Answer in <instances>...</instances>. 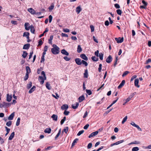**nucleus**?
<instances>
[{"label": "nucleus", "mask_w": 151, "mask_h": 151, "mask_svg": "<svg viewBox=\"0 0 151 151\" xmlns=\"http://www.w3.org/2000/svg\"><path fill=\"white\" fill-rule=\"evenodd\" d=\"M52 47L53 48L51 50L52 52L54 55L58 54L59 52V48L55 44H53Z\"/></svg>", "instance_id": "1"}, {"label": "nucleus", "mask_w": 151, "mask_h": 151, "mask_svg": "<svg viewBox=\"0 0 151 151\" xmlns=\"http://www.w3.org/2000/svg\"><path fill=\"white\" fill-rule=\"evenodd\" d=\"M41 74L43 76L44 78L42 76H39V80L40 81V83L42 84L44 83V80L46 79V77L45 75V73L44 71L42 72Z\"/></svg>", "instance_id": "2"}, {"label": "nucleus", "mask_w": 151, "mask_h": 151, "mask_svg": "<svg viewBox=\"0 0 151 151\" xmlns=\"http://www.w3.org/2000/svg\"><path fill=\"white\" fill-rule=\"evenodd\" d=\"M10 105V104L5 102L0 103V108H2L3 107L6 108L9 106Z\"/></svg>", "instance_id": "3"}, {"label": "nucleus", "mask_w": 151, "mask_h": 151, "mask_svg": "<svg viewBox=\"0 0 151 151\" xmlns=\"http://www.w3.org/2000/svg\"><path fill=\"white\" fill-rule=\"evenodd\" d=\"M130 124L133 126L136 127L139 131H142V129L139 127L138 125L136 124L134 122H132Z\"/></svg>", "instance_id": "4"}, {"label": "nucleus", "mask_w": 151, "mask_h": 151, "mask_svg": "<svg viewBox=\"0 0 151 151\" xmlns=\"http://www.w3.org/2000/svg\"><path fill=\"white\" fill-rule=\"evenodd\" d=\"M76 63L78 65H80L82 64V60L79 58H76L75 60Z\"/></svg>", "instance_id": "5"}, {"label": "nucleus", "mask_w": 151, "mask_h": 151, "mask_svg": "<svg viewBox=\"0 0 151 151\" xmlns=\"http://www.w3.org/2000/svg\"><path fill=\"white\" fill-rule=\"evenodd\" d=\"M115 40L117 43H121L123 41L124 39L123 37H119V38H116Z\"/></svg>", "instance_id": "6"}, {"label": "nucleus", "mask_w": 151, "mask_h": 151, "mask_svg": "<svg viewBox=\"0 0 151 151\" xmlns=\"http://www.w3.org/2000/svg\"><path fill=\"white\" fill-rule=\"evenodd\" d=\"M28 11L32 14H36L35 11L32 8H30L27 9Z\"/></svg>", "instance_id": "7"}, {"label": "nucleus", "mask_w": 151, "mask_h": 151, "mask_svg": "<svg viewBox=\"0 0 151 151\" xmlns=\"http://www.w3.org/2000/svg\"><path fill=\"white\" fill-rule=\"evenodd\" d=\"M98 133V131H95V132L92 133L90 135L88 136L89 138L94 137Z\"/></svg>", "instance_id": "8"}, {"label": "nucleus", "mask_w": 151, "mask_h": 151, "mask_svg": "<svg viewBox=\"0 0 151 151\" xmlns=\"http://www.w3.org/2000/svg\"><path fill=\"white\" fill-rule=\"evenodd\" d=\"M30 26L29 23L26 22L24 24L25 28L27 30H29L30 29Z\"/></svg>", "instance_id": "9"}, {"label": "nucleus", "mask_w": 151, "mask_h": 151, "mask_svg": "<svg viewBox=\"0 0 151 151\" xmlns=\"http://www.w3.org/2000/svg\"><path fill=\"white\" fill-rule=\"evenodd\" d=\"M112 60V58L110 55H109L107 58L106 61L108 63H109L111 62Z\"/></svg>", "instance_id": "10"}, {"label": "nucleus", "mask_w": 151, "mask_h": 151, "mask_svg": "<svg viewBox=\"0 0 151 151\" xmlns=\"http://www.w3.org/2000/svg\"><path fill=\"white\" fill-rule=\"evenodd\" d=\"M68 108V105L66 104L63 105L61 107V109L63 110H67Z\"/></svg>", "instance_id": "11"}, {"label": "nucleus", "mask_w": 151, "mask_h": 151, "mask_svg": "<svg viewBox=\"0 0 151 151\" xmlns=\"http://www.w3.org/2000/svg\"><path fill=\"white\" fill-rule=\"evenodd\" d=\"M80 57L82 59H83L87 61L88 60V58L86 55L84 54H82L81 55Z\"/></svg>", "instance_id": "12"}, {"label": "nucleus", "mask_w": 151, "mask_h": 151, "mask_svg": "<svg viewBox=\"0 0 151 151\" xmlns=\"http://www.w3.org/2000/svg\"><path fill=\"white\" fill-rule=\"evenodd\" d=\"M139 79L138 78L134 80V85L135 86L139 88L140 87L139 85H138L139 83Z\"/></svg>", "instance_id": "13"}, {"label": "nucleus", "mask_w": 151, "mask_h": 151, "mask_svg": "<svg viewBox=\"0 0 151 151\" xmlns=\"http://www.w3.org/2000/svg\"><path fill=\"white\" fill-rule=\"evenodd\" d=\"M29 33L28 32H25L24 33L23 37H26L27 39L29 40Z\"/></svg>", "instance_id": "14"}, {"label": "nucleus", "mask_w": 151, "mask_h": 151, "mask_svg": "<svg viewBox=\"0 0 151 151\" xmlns=\"http://www.w3.org/2000/svg\"><path fill=\"white\" fill-rule=\"evenodd\" d=\"M30 31L32 33L34 34L35 32V29L34 27L32 25H31L30 26Z\"/></svg>", "instance_id": "15"}, {"label": "nucleus", "mask_w": 151, "mask_h": 151, "mask_svg": "<svg viewBox=\"0 0 151 151\" xmlns=\"http://www.w3.org/2000/svg\"><path fill=\"white\" fill-rule=\"evenodd\" d=\"M12 95L9 96L8 94H7L6 100L8 102H10L12 100Z\"/></svg>", "instance_id": "16"}, {"label": "nucleus", "mask_w": 151, "mask_h": 151, "mask_svg": "<svg viewBox=\"0 0 151 151\" xmlns=\"http://www.w3.org/2000/svg\"><path fill=\"white\" fill-rule=\"evenodd\" d=\"M14 112H13L11 114L9 115L8 117V119L9 120H12L13 119L14 116Z\"/></svg>", "instance_id": "17"}, {"label": "nucleus", "mask_w": 151, "mask_h": 151, "mask_svg": "<svg viewBox=\"0 0 151 151\" xmlns=\"http://www.w3.org/2000/svg\"><path fill=\"white\" fill-rule=\"evenodd\" d=\"M51 131V129L50 128H47L45 129V130L44 131V132L45 133L50 134V133Z\"/></svg>", "instance_id": "18"}, {"label": "nucleus", "mask_w": 151, "mask_h": 151, "mask_svg": "<svg viewBox=\"0 0 151 151\" xmlns=\"http://www.w3.org/2000/svg\"><path fill=\"white\" fill-rule=\"evenodd\" d=\"M125 81L124 80H123L119 85L118 86V88L119 89L122 88L125 83Z\"/></svg>", "instance_id": "19"}, {"label": "nucleus", "mask_w": 151, "mask_h": 151, "mask_svg": "<svg viewBox=\"0 0 151 151\" xmlns=\"http://www.w3.org/2000/svg\"><path fill=\"white\" fill-rule=\"evenodd\" d=\"M58 116L56 114H53L51 116V118L55 121H57L58 120Z\"/></svg>", "instance_id": "20"}, {"label": "nucleus", "mask_w": 151, "mask_h": 151, "mask_svg": "<svg viewBox=\"0 0 151 151\" xmlns=\"http://www.w3.org/2000/svg\"><path fill=\"white\" fill-rule=\"evenodd\" d=\"M61 53L67 56L69 55V53L65 49L62 50Z\"/></svg>", "instance_id": "21"}, {"label": "nucleus", "mask_w": 151, "mask_h": 151, "mask_svg": "<svg viewBox=\"0 0 151 151\" xmlns=\"http://www.w3.org/2000/svg\"><path fill=\"white\" fill-rule=\"evenodd\" d=\"M81 11V9L80 6H78L76 8V12L77 14H79Z\"/></svg>", "instance_id": "22"}, {"label": "nucleus", "mask_w": 151, "mask_h": 151, "mask_svg": "<svg viewBox=\"0 0 151 151\" xmlns=\"http://www.w3.org/2000/svg\"><path fill=\"white\" fill-rule=\"evenodd\" d=\"M36 88V87L35 86H33L30 89L29 91V93H31L33 91H34Z\"/></svg>", "instance_id": "23"}, {"label": "nucleus", "mask_w": 151, "mask_h": 151, "mask_svg": "<svg viewBox=\"0 0 151 151\" xmlns=\"http://www.w3.org/2000/svg\"><path fill=\"white\" fill-rule=\"evenodd\" d=\"M14 134L15 133L14 132H12L9 138V140H12L14 137Z\"/></svg>", "instance_id": "24"}, {"label": "nucleus", "mask_w": 151, "mask_h": 151, "mask_svg": "<svg viewBox=\"0 0 151 151\" xmlns=\"http://www.w3.org/2000/svg\"><path fill=\"white\" fill-rule=\"evenodd\" d=\"M30 47V44H27L24 45L23 49H28Z\"/></svg>", "instance_id": "25"}, {"label": "nucleus", "mask_w": 151, "mask_h": 151, "mask_svg": "<svg viewBox=\"0 0 151 151\" xmlns=\"http://www.w3.org/2000/svg\"><path fill=\"white\" fill-rule=\"evenodd\" d=\"M88 70L86 69L85 70V72L84 73V77L85 78H87L88 77Z\"/></svg>", "instance_id": "26"}, {"label": "nucleus", "mask_w": 151, "mask_h": 151, "mask_svg": "<svg viewBox=\"0 0 151 151\" xmlns=\"http://www.w3.org/2000/svg\"><path fill=\"white\" fill-rule=\"evenodd\" d=\"M85 99V97L83 95H82L80 97H79L78 98L79 99V102H81L83 101Z\"/></svg>", "instance_id": "27"}, {"label": "nucleus", "mask_w": 151, "mask_h": 151, "mask_svg": "<svg viewBox=\"0 0 151 151\" xmlns=\"http://www.w3.org/2000/svg\"><path fill=\"white\" fill-rule=\"evenodd\" d=\"M82 51V49L80 45H79L78 46L77 48V52L78 53H80Z\"/></svg>", "instance_id": "28"}, {"label": "nucleus", "mask_w": 151, "mask_h": 151, "mask_svg": "<svg viewBox=\"0 0 151 151\" xmlns=\"http://www.w3.org/2000/svg\"><path fill=\"white\" fill-rule=\"evenodd\" d=\"M46 87L49 90H50L51 89V87L50 86V85L48 82L46 83Z\"/></svg>", "instance_id": "29"}, {"label": "nucleus", "mask_w": 151, "mask_h": 151, "mask_svg": "<svg viewBox=\"0 0 151 151\" xmlns=\"http://www.w3.org/2000/svg\"><path fill=\"white\" fill-rule=\"evenodd\" d=\"M26 73L29 74V73L31 72L30 69L29 67V66H27L26 67Z\"/></svg>", "instance_id": "30"}, {"label": "nucleus", "mask_w": 151, "mask_h": 151, "mask_svg": "<svg viewBox=\"0 0 151 151\" xmlns=\"http://www.w3.org/2000/svg\"><path fill=\"white\" fill-rule=\"evenodd\" d=\"M78 140V139L76 138L74 140V141L72 143L71 147H73L75 145L77 142V141Z\"/></svg>", "instance_id": "31"}, {"label": "nucleus", "mask_w": 151, "mask_h": 151, "mask_svg": "<svg viewBox=\"0 0 151 151\" xmlns=\"http://www.w3.org/2000/svg\"><path fill=\"white\" fill-rule=\"evenodd\" d=\"M79 105V104L76 103V105H72V107L73 109H76L77 108Z\"/></svg>", "instance_id": "32"}, {"label": "nucleus", "mask_w": 151, "mask_h": 151, "mask_svg": "<svg viewBox=\"0 0 151 151\" xmlns=\"http://www.w3.org/2000/svg\"><path fill=\"white\" fill-rule=\"evenodd\" d=\"M53 36L51 35L50 38V39L49 40L48 42L49 44L52 45V40L53 39Z\"/></svg>", "instance_id": "33"}, {"label": "nucleus", "mask_w": 151, "mask_h": 151, "mask_svg": "<svg viewBox=\"0 0 151 151\" xmlns=\"http://www.w3.org/2000/svg\"><path fill=\"white\" fill-rule=\"evenodd\" d=\"M61 129H60L59 130V132L55 136V139H56L60 135V134L61 133Z\"/></svg>", "instance_id": "34"}, {"label": "nucleus", "mask_w": 151, "mask_h": 151, "mask_svg": "<svg viewBox=\"0 0 151 151\" xmlns=\"http://www.w3.org/2000/svg\"><path fill=\"white\" fill-rule=\"evenodd\" d=\"M27 54V53L26 52L24 51L23 52V53L22 55V56L24 58H25L26 57Z\"/></svg>", "instance_id": "35"}, {"label": "nucleus", "mask_w": 151, "mask_h": 151, "mask_svg": "<svg viewBox=\"0 0 151 151\" xmlns=\"http://www.w3.org/2000/svg\"><path fill=\"white\" fill-rule=\"evenodd\" d=\"M54 4L51 5L50 7H49L48 9L50 12H51L54 8Z\"/></svg>", "instance_id": "36"}, {"label": "nucleus", "mask_w": 151, "mask_h": 151, "mask_svg": "<svg viewBox=\"0 0 151 151\" xmlns=\"http://www.w3.org/2000/svg\"><path fill=\"white\" fill-rule=\"evenodd\" d=\"M140 144V142L139 141H135L134 142H132L129 144V145H131V144Z\"/></svg>", "instance_id": "37"}, {"label": "nucleus", "mask_w": 151, "mask_h": 151, "mask_svg": "<svg viewBox=\"0 0 151 151\" xmlns=\"http://www.w3.org/2000/svg\"><path fill=\"white\" fill-rule=\"evenodd\" d=\"M68 128L67 127H65L64 129L62 131V132H63L64 131L66 133H67L68 132Z\"/></svg>", "instance_id": "38"}, {"label": "nucleus", "mask_w": 151, "mask_h": 151, "mask_svg": "<svg viewBox=\"0 0 151 151\" xmlns=\"http://www.w3.org/2000/svg\"><path fill=\"white\" fill-rule=\"evenodd\" d=\"M92 60L94 61H97L98 60V58L95 56H93L91 57Z\"/></svg>", "instance_id": "39"}, {"label": "nucleus", "mask_w": 151, "mask_h": 151, "mask_svg": "<svg viewBox=\"0 0 151 151\" xmlns=\"http://www.w3.org/2000/svg\"><path fill=\"white\" fill-rule=\"evenodd\" d=\"M20 120V118L19 117H18L17 119V121L16 123V125L17 126H18L19 125Z\"/></svg>", "instance_id": "40"}, {"label": "nucleus", "mask_w": 151, "mask_h": 151, "mask_svg": "<svg viewBox=\"0 0 151 151\" xmlns=\"http://www.w3.org/2000/svg\"><path fill=\"white\" fill-rule=\"evenodd\" d=\"M127 116H126L123 119L122 121V124H124V122L127 121Z\"/></svg>", "instance_id": "41"}, {"label": "nucleus", "mask_w": 151, "mask_h": 151, "mask_svg": "<svg viewBox=\"0 0 151 151\" xmlns=\"http://www.w3.org/2000/svg\"><path fill=\"white\" fill-rule=\"evenodd\" d=\"M100 59L102 60L103 59V55L102 53H100L99 54V55Z\"/></svg>", "instance_id": "42"}, {"label": "nucleus", "mask_w": 151, "mask_h": 151, "mask_svg": "<svg viewBox=\"0 0 151 151\" xmlns=\"http://www.w3.org/2000/svg\"><path fill=\"white\" fill-rule=\"evenodd\" d=\"M32 86V82H30L29 84L27 85V88L28 89L30 88Z\"/></svg>", "instance_id": "43"}, {"label": "nucleus", "mask_w": 151, "mask_h": 151, "mask_svg": "<svg viewBox=\"0 0 151 151\" xmlns=\"http://www.w3.org/2000/svg\"><path fill=\"white\" fill-rule=\"evenodd\" d=\"M85 65V66H86L88 65V63L85 61L84 60H82V64Z\"/></svg>", "instance_id": "44"}, {"label": "nucleus", "mask_w": 151, "mask_h": 151, "mask_svg": "<svg viewBox=\"0 0 151 151\" xmlns=\"http://www.w3.org/2000/svg\"><path fill=\"white\" fill-rule=\"evenodd\" d=\"M116 12L117 14L120 15H121L122 14V12L120 9H119L117 10H116Z\"/></svg>", "instance_id": "45"}, {"label": "nucleus", "mask_w": 151, "mask_h": 151, "mask_svg": "<svg viewBox=\"0 0 151 151\" xmlns=\"http://www.w3.org/2000/svg\"><path fill=\"white\" fill-rule=\"evenodd\" d=\"M84 132V131L83 130H82L80 131L77 134V135L78 136H80Z\"/></svg>", "instance_id": "46"}, {"label": "nucleus", "mask_w": 151, "mask_h": 151, "mask_svg": "<svg viewBox=\"0 0 151 151\" xmlns=\"http://www.w3.org/2000/svg\"><path fill=\"white\" fill-rule=\"evenodd\" d=\"M86 93L89 95H91L92 94V92L91 90L86 89Z\"/></svg>", "instance_id": "47"}, {"label": "nucleus", "mask_w": 151, "mask_h": 151, "mask_svg": "<svg viewBox=\"0 0 151 151\" xmlns=\"http://www.w3.org/2000/svg\"><path fill=\"white\" fill-rule=\"evenodd\" d=\"M12 122L11 121H9V122H7L6 124V125L8 127L10 126Z\"/></svg>", "instance_id": "48"}, {"label": "nucleus", "mask_w": 151, "mask_h": 151, "mask_svg": "<svg viewBox=\"0 0 151 151\" xmlns=\"http://www.w3.org/2000/svg\"><path fill=\"white\" fill-rule=\"evenodd\" d=\"M139 150V148L137 147H135L132 148V151H138Z\"/></svg>", "instance_id": "49"}, {"label": "nucleus", "mask_w": 151, "mask_h": 151, "mask_svg": "<svg viewBox=\"0 0 151 151\" xmlns=\"http://www.w3.org/2000/svg\"><path fill=\"white\" fill-rule=\"evenodd\" d=\"M92 144L91 143H89L87 146V148L88 149L91 148L92 147Z\"/></svg>", "instance_id": "50"}, {"label": "nucleus", "mask_w": 151, "mask_h": 151, "mask_svg": "<svg viewBox=\"0 0 151 151\" xmlns=\"http://www.w3.org/2000/svg\"><path fill=\"white\" fill-rule=\"evenodd\" d=\"M29 77V74H26L24 78V81H26L28 78Z\"/></svg>", "instance_id": "51"}, {"label": "nucleus", "mask_w": 151, "mask_h": 151, "mask_svg": "<svg viewBox=\"0 0 151 151\" xmlns=\"http://www.w3.org/2000/svg\"><path fill=\"white\" fill-rule=\"evenodd\" d=\"M136 94V92H134L131 94L129 96V97L130 99L132 98Z\"/></svg>", "instance_id": "52"}, {"label": "nucleus", "mask_w": 151, "mask_h": 151, "mask_svg": "<svg viewBox=\"0 0 151 151\" xmlns=\"http://www.w3.org/2000/svg\"><path fill=\"white\" fill-rule=\"evenodd\" d=\"M49 22L50 23H51L52 22V15H50L49 16Z\"/></svg>", "instance_id": "53"}, {"label": "nucleus", "mask_w": 151, "mask_h": 151, "mask_svg": "<svg viewBox=\"0 0 151 151\" xmlns=\"http://www.w3.org/2000/svg\"><path fill=\"white\" fill-rule=\"evenodd\" d=\"M151 62V59L150 58H149L145 62V64H148L149 63H150Z\"/></svg>", "instance_id": "54"}, {"label": "nucleus", "mask_w": 151, "mask_h": 151, "mask_svg": "<svg viewBox=\"0 0 151 151\" xmlns=\"http://www.w3.org/2000/svg\"><path fill=\"white\" fill-rule=\"evenodd\" d=\"M129 72L127 71H125L122 74V76L123 77H124L125 76H126L127 74Z\"/></svg>", "instance_id": "55"}, {"label": "nucleus", "mask_w": 151, "mask_h": 151, "mask_svg": "<svg viewBox=\"0 0 151 151\" xmlns=\"http://www.w3.org/2000/svg\"><path fill=\"white\" fill-rule=\"evenodd\" d=\"M137 76L136 75H134L133 76L131 79V81H132L133 80L137 77Z\"/></svg>", "instance_id": "56"}, {"label": "nucleus", "mask_w": 151, "mask_h": 151, "mask_svg": "<svg viewBox=\"0 0 151 151\" xmlns=\"http://www.w3.org/2000/svg\"><path fill=\"white\" fill-rule=\"evenodd\" d=\"M63 58L64 59H65V60L67 61H68L70 60V58H68L67 56H65Z\"/></svg>", "instance_id": "57"}, {"label": "nucleus", "mask_w": 151, "mask_h": 151, "mask_svg": "<svg viewBox=\"0 0 151 151\" xmlns=\"http://www.w3.org/2000/svg\"><path fill=\"white\" fill-rule=\"evenodd\" d=\"M114 6L116 9H119L120 8V6L118 4H116L114 5Z\"/></svg>", "instance_id": "58"}, {"label": "nucleus", "mask_w": 151, "mask_h": 151, "mask_svg": "<svg viewBox=\"0 0 151 151\" xmlns=\"http://www.w3.org/2000/svg\"><path fill=\"white\" fill-rule=\"evenodd\" d=\"M61 36L62 37H68V35L64 33H61Z\"/></svg>", "instance_id": "59"}, {"label": "nucleus", "mask_w": 151, "mask_h": 151, "mask_svg": "<svg viewBox=\"0 0 151 151\" xmlns=\"http://www.w3.org/2000/svg\"><path fill=\"white\" fill-rule=\"evenodd\" d=\"M89 126V124H86V125H85L84 126V127H83L84 129H87L88 127Z\"/></svg>", "instance_id": "60"}, {"label": "nucleus", "mask_w": 151, "mask_h": 151, "mask_svg": "<svg viewBox=\"0 0 151 151\" xmlns=\"http://www.w3.org/2000/svg\"><path fill=\"white\" fill-rule=\"evenodd\" d=\"M11 23L12 24H14V25H16L17 24V22L16 21L12 20L11 21Z\"/></svg>", "instance_id": "61"}, {"label": "nucleus", "mask_w": 151, "mask_h": 151, "mask_svg": "<svg viewBox=\"0 0 151 151\" xmlns=\"http://www.w3.org/2000/svg\"><path fill=\"white\" fill-rule=\"evenodd\" d=\"M130 99H131L129 97H128L127 99L124 100V101H125V103H127V102L129 101Z\"/></svg>", "instance_id": "62"}, {"label": "nucleus", "mask_w": 151, "mask_h": 151, "mask_svg": "<svg viewBox=\"0 0 151 151\" xmlns=\"http://www.w3.org/2000/svg\"><path fill=\"white\" fill-rule=\"evenodd\" d=\"M63 31L65 32H68L70 31L69 30L67 29H63Z\"/></svg>", "instance_id": "63"}, {"label": "nucleus", "mask_w": 151, "mask_h": 151, "mask_svg": "<svg viewBox=\"0 0 151 151\" xmlns=\"http://www.w3.org/2000/svg\"><path fill=\"white\" fill-rule=\"evenodd\" d=\"M99 50H97L95 52V55L97 57H98L99 56Z\"/></svg>", "instance_id": "64"}]
</instances>
